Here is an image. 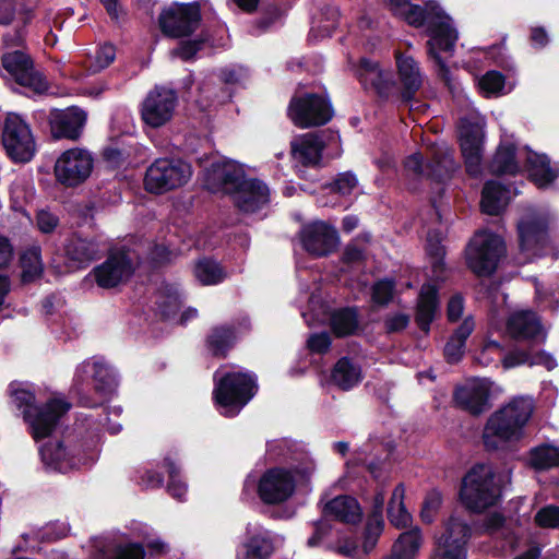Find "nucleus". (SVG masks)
Returning <instances> with one entry per match:
<instances>
[{"label": "nucleus", "instance_id": "obj_55", "mask_svg": "<svg viewBox=\"0 0 559 559\" xmlns=\"http://www.w3.org/2000/svg\"><path fill=\"white\" fill-rule=\"evenodd\" d=\"M384 528L382 515H369L365 528L362 548L365 552H370L376 547L379 537Z\"/></svg>", "mask_w": 559, "mask_h": 559}, {"label": "nucleus", "instance_id": "obj_60", "mask_svg": "<svg viewBox=\"0 0 559 559\" xmlns=\"http://www.w3.org/2000/svg\"><path fill=\"white\" fill-rule=\"evenodd\" d=\"M115 58L116 49L112 45L105 44L100 46L94 56V61L90 66V71L96 73L106 69L114 62Z\"/></svg>", "mask_w": 559, "mask_h": 559}, {"label": "nucleus", "instance_id": "obj_16", "mask_svg": "<svg viewBox=\"0 0 559 559\" xmlns=\"http://www.w3.org/2000/svg\"><path fill=\"white\" fill-rule=\"evenodd\" d=\"M206 1L190 3L175 2L165 8L158 19L162 32L169 37H186L191 35L201 21V7Z\"/></svg>", "mask_w": 559, "mask_h": 559}, {"label": "nucleus", "instance_id": "obj_11", "mask_svg": "<svg viewBox=\"0 0 559 559\" xmlns=\"http://www.w3.org/2000/svg\"><path fill=\"white\" fill-rule=\"evenodd\" d=\"M507 248L503 238L489 230H479L466 248V261L469 269L479 276L495 272Z\"/></svg>", "mask_w": 559, "mask_h": 559}, {"label": "nucleus", "instance_id": "obj_30", "mask_svg": "<svg viewBox=\"0 0 559 559\" xmlns=\"http://www.w3.org/2000/svg\"><path fill=\"white\" fill-rule=\"evenodd\" d=\"M33 17V8L23 3L16 4L14 0H0V23L10 24L15 22L19 27L12 38L9 35L4 36L7 46L15 47L23 44L25 38L24 27Z\"/></svg>", "mask_w": 559, "mask_h": 559}, {"label": "nucleus", "instance_id": "obj_13", "mask_svg": "<svg viewBox=\"0 0 559 559\" xmlns=\"http://www.w3.org/2000/svg\"><path fill=\"white\" fill-rule=\"evenodd\" d=\"M73 384L78 393L91 386L99 395V402L110 397L117 388V376L102 357H91L81 362L74 373Z\"/></svg>", "mask_w": 559, "mask_h": 559}, {"label": "nucleus", "instance_id": "obj_34", "mask_svg": "<svg viewBox=\"0 0 559 559\" xmlns=\"http://www.w3.org/2000/svg\"><path fill=\"white\" fill-rule=\"evenodd\" d=\"M439 312L438 288L435 284L423 285L417 302L416 322L420 330L428 332Z\"/></svg>", "mask_w": 559, "mask_h": 559}, {"label": "nucleus", "instance_id": "obj_28", "mask_svg": "<svg viewBox=\"0 0 559 559\" xmlns=\"http://www.w3.org/2000/svg\"><path fill=\"white\" fill-rule=\"evenodd\" d=\"M491 382L487 379H471L454 393L455 402L472 414H480L489 407Z\"/></svg>", "mask_w": 559, "mask_h": 559}, {"label": "nucleus", "instance_id": "obj_52", "mask_svg": "<svg viewBox=\"0 0 559 559\" xmlns=\"http://www.w3.org/2000/svg\"><path fill=\"white\" fill-rule=\"evenodd\" d=\"M357 314L353 309H340L331 317V325L338 336L352 334L357 329Z\"/></svg>", "mask_w": 559, "mask_h": 559}, {"label": "nucleus", "instance_id": "obj_4", "mask_svg": "<svg viewBox=\"0 0 559 559\" xmlns=\"http://www.w3.org/2000/svg\"><path fill=\"white\" fill-rule=\"evenodd\" d=\"M534 407L533 399L516 396L495 411L483 430L485 448L490 451L500 450L523 439Z\"/></svg>", "mask_w": 559, "mask_h": 559}, {"label": "nucleus", "instance_id": "obj_23", "mask_svg": "<svg viewBox=\"0 0 559 559\" xmlns=\"http://www.w3.org/2000/svg\"><path fill=\"white\" fill-rule=\"evenodd\" d=\"M2 64L20 85L38 94L47 90V81L41 73L34 69L32 60L25 52L15 50L5 53L2 58Z\"/></svg>", "mask_w": 559, "mask_h": 559}, {"label": "nucleus", "instance_id": "obj_64", "mask_svg": "<svg viewBox=\"0 0 559 559\" xmlns=\"http://www.w3.org/2000/svg\"><path fill=\"white\" fill-rule=\"evenodd\" d=\"M58 223V217L49 211L40 210L36 215L37 228L44 234L53 231Z\"/></svg>", "mask_w": 559, "mask_h": 559}, {"label": "nucleus", "instance_id": "obj_20", "mask_svg": "<svg viewBox=\"0 0 559 559\" xmlns=\"http://www.w3.org/2000/svg\"><path fill=\"white\" fill-rule=\"evenodd\" d=\"M471 527L459 516H450L443 524V532L436 537L435 559H466V544Z\"/></svg>", "mask_w": 559, "mask_h": 559}, {"label": "nucleus", "instance_id": "obj_59", "mask_svg": "<svg viewBox=\"0 0 559 559\" xmlns=\"http://www.w3.org/2000/svg\"><path fill=\"white\" fill-rule=\"evenodd\" d=\"M442 503V496L437 490L427 493L420 511V518L425 523H432Z\"/></svg>", "mask_w": 559, "mask_h": 559}, {"label": "nucleus", "instance_id": "obj_14", "mask_svg": "<svg viewBox=\"0 0 559 559\" xmlns=\"http://www.w3.org/2000/svg\"><path fill=\"white\" fill-rule=\"evenodd\" d=\"M485 119L476 110H471L460 117L459 138L466 170L472 176L481 173L484 152Z\"/></svg>", "mask_w": 559, "mask_h": 559}, {"label": "nucleus", "instance_id": "obj_32", "mask_svg": "<svg viewBox=\"0 0 559 559\" xmlns=\"http://www.w3.org/2000/svg\"><path fill=\"white\" fill-rule=\"evenodd\" d=\"M395 59L403 98L409 100L423 85V73L413 57L396 51Z\"/></svg>", "mask_w": 559, "mask_h": 559}, {"label": "nucleus", "instance_id": "obj_7", "mask_svg": "<svg viewBox=\"0 0 559 559\" xmlns=\"http://www.w3.org/2000/svg\"><path fill=\"white\" fill-rule=\"evenodd\" d=\"M258 390L253 373L223 366L214 373L213 397L218 412L234 417L248 404Z\"/></svg>", "mask_w": 559, "mask_h": 559}, {"label": "nucleus", "instance_id": "obj_6", "mask_svg": "<svg viewBox=\"0 0 559 559\" xmlns=\"http://www.w3.org/2000/svg\"><path fill=\"white\" fill-rule=\"evenodd\" d=\"M491 168L501 175H515L525 169L540 189L548 188L559 176L558 169L550 166L546 155L537 154L526 146L518 147L507 139L499 145Z\"/></svg>", "mask_w": 559, "mask_h": 559}, {"label": "nucleus", "instance_id": "obj_61", "mask_svg": "<svg viewBox=\"0 0 559 559\" xmlns=\"http://www.w3.org/2000/svg\"><path fill=\"white\" fill-rule=\"evenodd\" d=\"M394 293V282L392 280H381L372 287V300L378 305L388 304Z\"/></svg>", "mask_w": 559, "mask_h": 559}, {"label": "nucleus", "instance_id": "obj_48", "mask_svg": "<svg viewBox=\"0 0 559 559\" xmlns=\"http://www.w3.org/2000/svg\"><path fill=\"white\" fill-rule=\"evenodd\" d=\"M22 278L31 282L43 272L41 250L38 246L27 248L21 257Z\"/></svg>", "mask_w": 559, "mask_h": 559}, {"label": "nucleus", "instance_id": "obj_62", "mask_svg": "<svg viewBox=\"0 0 559 559\" xmlns=\"http://www.w3.org/2000/svg\"><path fill=\"white\" fill-rule=\"evenodd\" d=\"M532 350L513 349L502 355V365L504 369L514 368L522 365H528Z\"/></svg>", "mask_w": 559, "mask_h": 559}, {"label": "nucleus", "instance_id": "obj_58", "mask_svg": "<svg viewBox=\"0 0 559 559\" xmlns=\"http://www.w3.org/2000/svg\"><path fill=\"white\" fill-rule=\"evenodd\" d=\"M534 521L542 528H559V507L548 504L540 508L536 512Z\"/></svg>", "mask_w": 559, "mask_h": 559}, {"label": "nucleus", "instance_id": "obj_36", "mask_svg": "<svg viewBox=\"0 0 559 559\" xmlns=\"http://www.w3.org/2000/svg\"><path fill=\"white\" fill-rule=\"evenodd\" d=\"M357 75L365 88H373L381 96L388 95L393 85L390 74L368 59H361Z\"/></svg>", "mask_w": 559, "mask_h": 559}, {"label": "nucleus", "instance_id": "obj_25", "mask_svg": "<svg viewBox=\"0 0 559 559\" xmlns=\"http://www.w3.org/2000/svg\"><path fill=\"white\" fill-rule=\"evenodd\" d=\"M304 249L313 257L331 253L337 246V231L324 222H313L304 226L300 234Z\"/></svg>", "mask_w": 559, "mask_h": 559}, {"label": "nucleus", "instance_id": "obj_63", "mask_svg": "<svg viewBox=\"0 0 559 559\" xmlns=\"http://www.w3.org/2000/svg\"><path fill=\"white\" fill-rule=\"evenodd\" d=\"M357 178L353 173H343L337 176L334 181V189L343 195L350 194L357 187Z\"/></svg>", "mask_w": 559, "mask_h": 559}, {"label": "nucleus", "instance_id": "obj_3", "mask_svg": "<svg viewBox=\"0 0 559 559\" xmlns=\"http://www.w3.org/2000/svg\"><path fill=\"white\" fill-rule=\"evenodd\" d=\"M174 252L164 245L150 243L136 247L112 249L106 260L96 265L90 277L102 288L110 289L126 283L133 275L140 262L148 260L153 263L170 261Z\"/></svg>", "mask_w": 559, "mask_h": 559}, {"label": "nucleus", "instance_id": "obj_10", "mask_svg": "<svg viewBox=\"0 0 559 559\" xmlns=\"http://www.w3.org/2000/svg\"><path fill=\"white\" fill-rule=\"evenodd\" d=\"M500 497V486L489 464H476L462 480L460 498L469 510L480 512L493 506Z\"/></svg>", "mask_w": 559, "mask_h": 559}, {"label": "nucleus", "instance_id": "obj_17", "mask_svg": "<svg viewBox=\"0 0 559 559\" xmlns=\"http://www.w3.org/2000/svg\"><path fill=\"white\" fill-rule=\"evenodd\" d=\"M93 166L94 158L90 151L73 147L60 154L55 163L53 174L62 186L76 187L91 176Z\"/></svg>", "mask_w": 559, "mask_h": 559}, {"label": "nucleus", "instance_id": "obj_42", "mask_svg": "<svg viewBox=\"0 0 559 559\" xmlns=\"http://www.w3.org/2000/svg\"><path fill=\"white\" fill-rule=\"evenodd\" d=\"M405 487L399 484L390 498L388 504V519L396 528L407 527L412 523V514L407 511L405 503Z\"/></svg>", "mask_w": 559, "mask_h": 559}, {"label": "nucleus", "instance_id": "obj_19", "mask_svg": "<svg viewBox=\"0 0 559 559\" xmlns=\"http://www.w3.org/2000/svg\"><path fill=\"white\" fill-rule=\"evenodd\" d=\"M292 121L300 127L322 126L333 117L330 102L321 94L295 96L288 107Z\"/></svg>", "mask_w": 559, "mask_h": 559}, {"label": "nucleus", "instance_id": "obj_1", "mask_svg": "<svg viewBox=\"0 0 559 559\" xmlns=\"http://www.w3.org/2000/svg\"><path fill=\"white\" fill-rule=\"evenodd\" d=\"M389 10L409 25L426 26L429 36L427 41L428 56L439 67V74L448 79L449 69L444 57H452L459 39L453 20L443 11L438 0H426L425 9L411 3L409 0H383Z\"/></svg>", "mask_w": 559, "mask_h": 559}, {"label": "nucleus", "instance_id": "obj_50", "mask_svg": "<svg viewBox=\"0 0 559 559\" xmlns=\"http://www.w3.org/2000/svg\"><path fill=\"white\" fill-rule=\"evenodd\" d=\"M205 44H209L211 47H224L226 45V38L221 36L218 39L215 38H199L188 41H181L179 46L173 50V56L179 57L182 60L192 59L198 51H200Z\"/></svg>", "mask_w": 559, "mask_h": 559}, {"label": "nucleus", "instance_id": "obj_35", "mask_svg": "<svg viewBox=\"0 0 559 559\" xmlns=\"http://www.w3.org/2000/svg\"><path fill=\"white\" fill-rule=\"evenodd\" d=\"M69 526L66 523H49L39 530H31L22 534L23 544H19L14 551H28L38 549L39 542H51L67 536Z\"/></svg>", "mask_w": 559, "mask_h": 559}, {"label": "nucleus", "instance_id": "obj_39", "mask_svg": "<svg viewBox=\"0 0 559 559\" xmlns=\"http://www.w3.org/2000/svg\"><path fill=\"white\" fill-rule=\"evenodd\" d=\"M362 379L361 368L347 357L341 358L331 373V381L337 388L348 391L356 386Z\"/></svg>", "mask_w": 559, "mask_h": 559}, {"label": "nucleus", "instance_id": "obj_51", "mask_svg": "<svg viewBox=\"0 0 559 559\" xmlns=\"http://www.w3.org/2000/svg\"><path fill=\"white\" fill-rule=\"evenodd\" d=\"M236 333L229 326H216L207 336V346L213 355H224L234 344Z\"/></svg>", "mask_w": 559, "mask_h": 559}, {"label": "nucleus", "instance_id": "obj_41", "mask_svg": "<svg viewBox=\"0 0 559 559\" xmlns=\"http://www.w3.org/2000/svg\"><path fill=\"white\" fill-rule=\"evenodd\" d=\"M421 543V531L418 527L404 532L394 543L392 554L386 559H415Z\"/></svg>", "mask_w": 559, "mask_h": 559}, {"label": "nucleus", "instance_id": "obj_33", "mask_svg": "<svg viewBox=\"0 0 559 559\" xmlns=\"http://www.w3.org/2000/svg\"><path fill=\"white\" fill-rule=\"evenodd\" d=\"M325 516L334 518L346 524H359L362 519V510L358 501L350 496H338L323 506Z\"/></svg>", "mask_w": 559, "mask_h": 559}, {"label": "nucleus", "instance_id": "obj_40", "mask_svg": "<svg viewBox=\"0 0 559 559\" xmlns=\"http://www.w3.org/2000/svg\"><path fill=\"white\" fill-rule=\"evenodd\" d=\"M64 250L66 255L73 263V267H82L94 260L99 253L98 245L95 241L80 237L69 239Z\"/></svg>", "mask_w": 559, "mask_h": 559}, {"label": "nucleus", "instance_id": "obj_9", "mask_svg": "<svg viewBox=\"0 0 559 559\" xmlns=\"http://www.w3.org/2000/svg\"><path fill=\"white\" fill-rule=\"evenodd\" d=\"M98 436L84 443L70 436L61 440H50L39 449L41 462L48 471L59 473L88 466L98 457Z\"/></svg>", "mask_w": 559, "mask_h": 559}, {"label": "nucleus", "instance_id": "obj_26", "mask_svg": "<svg viewBox=\"0 0 559 559\" xmlns=\"http://www.w3.org/2000/svg\"><path fill=\"white\" fill-rule=\"evenodd\" d=\"M50 132L53 139L78 140L86 122V114L78 108L53 109L49 117Z\"/></svg>", "mask_w": 559, "mask_h": 559}, {"label": "nucleus", "instance_id": "obj_8", "mask_svg": "<svg viewBox=\"0 0 559 559\" xmlns=\"http://www.w3.org/2000/svg\"><path fill=\"white\" fill-rule=\"evenodd\" d=\"M557 216L547 207L527 206L518 219L519 259L531 262L546 254L549 247V229Z\"/></svg>", "mask_w": 559, "mask_h": 559}, {"label": "nucleus", "instance_id": "obj_5", "mask_svg": "<svg viewBox=\"0 0 559 559\" xmlns=\"http://www.w3.org/2000/svg\"><path fill=\"white\" fill-rule=\"evenodd\" d=\"M316 469L312 460L307 459L298 465L274 466L261 474L259 479L247 477L243 493L255 491L260 500L267 506H278L288 501L297 487L307 481Z\"/></svg>", "mask_w": 559, "mask_h": 559}, {"label": "nucleus", "instance_id": "obj_15", "mask_svg": "<svg viewBox=\"0 0 559 559\" xmlns=\"http://www.w3.org/2000/svg\"><path fill=\"white\" fill-rule=\"evenodd\" d=\"M2 144L8 156L16 163L29 162L36 152V142L29 126L16 114H8L4 120Z\"/></svg>", "mask_w": 559, "mask_h": 559}, {"label": "nucleus", "instance_id": "obj_45", "mask_svg": "<svg viewBox=\"0 0 559 559\" xmlns=\"http://www.w3.org/2000/svg\"><path fill=\"white\" fill-rule=\"evenodd\" d=\"M193 273L195 278L206 286L217 285L227 276L222 265L210 258L200 259L194 265Z\"/></svg>", "mask_w": 559, "mask_h": 559}, {"label": "nucleus", "instance_id": "obj_49", "mask_svg": "<svg viewBox=\"0 0 559 559\" xmlns=\"http://www.w3.org/2000/svg\"><path fill=\"white\" fill-rule=\"evenodd\" d=\"M391 451L392 448L390 444L374 443V441L371 440L370 442L364 444L357 452L355 459L356 464L366 465L370 473L378 477L376 463V459H379L378 453H384L386 457Z\"/></svg>", "mask_w": 559, "mask_h": 559}, {"label": "nucleus", "instance_id": "obj_12", "mask_svg": "<svg viewBox=\"0 0 559 559\" xmlns=\"http://www.w3.org/2000/svg\"><path fill=\"white\" fill-rule=\"evenodd\" d=\"M192 174L191 165L180 158H158L146 169L144 187L151 193L163 194L187 185Z\"/></svg>", "mask_w": 559, "mask_h": 559}, {"label": "nucleus", "instance_id": "obj_43", "mask_svg": "<svg viewBox=\"0 0 559 559\" xmlns=\"http://www.w3.org/2000/svg\"><path fill=\"white\" fill-rule=\"evenodd\" d=\"M528 465L536 471H546L559 466V447L540 444L530 450Z\"/></svg>", "mask_w": 559, "mask_h": 559}, {"label": "nucleus", "instance_id": "obj_24", "mask_svg": "<svg viewBox=\"0 0 559 559\" xmlns=\"http://www.w3.org/2000/svg\"><path fill=\"white\" fill-rule=\"evenodd\" d=\"M337 133H306L296 136L292 143V156L296 167H316L319 166L322 157V151L325 145V139L332 142L338 141Z\"/></svg>", "mask_w": 559, "mask_h": 559}, {"label": "nucleus", "instance_id": "obj_27", "mask_svg": "<svg viewBox=\"0 0 559 559\" xmlns=\"http://www.w3.org/2000/svg\"><path fill=\"white\" fill-rule=\"evenodd\" d=\"M507 332L515 340L545 342L547 332L532 310H516L507 321Z\"/></svg>", "mask_w": 559, "mask_h": 559}, {"label": "nucleus", "instance_id": "obj_31", "mask_svg": "<svg viewBox=\"0 0 559 559\" xmlns=\"http://www.w3.org/2000/svg\"><path fill=\"white\" fill-rule=\"evenodd\" d=\"M274 549V536L270 531L259 524L249 523L246 526L245 538L238 552L243 550L247 559H266L273 554Z\"/></svg>", "mask_w": 559, "mask_h": 559}, {"label": "nucleus", "instance_id": "obj_53", "mask_svg": "<svg viewBox=\"0 0 559 559\" xmlns=\"http://www.w3.org/2000/svg\"><path fill=\"white\" fill-rule=\"evenodd\" d=\"M536 300L545 310L559 308V284L544 285L535 281Z\"/></svg>", "mask_w": 559, "mask_h": 559}, {"label": "nucleus", "instance_id": "obj_47", "mask_svg": "<svg viewBox=\"0 0 559 559\" xmlns=\"http://www.w3.org/2000/svg\"><path fill=\"white\" fill-rule=\"evenodd\" d=\"M156 304L164 317L170 318L176 314L181 306V295L178 287L170 284L163 285L157 293Z\"/></svg>", "mask_w": 559, "mask_h": 559}, {"label": "nucleus", "instance_id": "obj_18", "mask_svg": "<svg viewBox=\"0 0 559 559\" xmlns=\"http://www.w3.org/2000/svg\"><path fill=\"white\" fill-rule=\"evenodd\" d=\"M243 165L225 157H217L204 169V185L213 193L233 195L246 180Z\"/></svg>", "mask_w": 559, "mask_h": 559}, {"label": "nucleus", "instance_id": "obj_44", "mask_svg": "<svg viewBox=\"0 0 559 559\" xmlns=\"http://www.w3.org/2000/svg\"><path fill=\"white\" fill-rule=\"evenodd\" d=\"M478 88L485 97H498L510 93L514 84L507 82L500 72L490 70L478 79Z\"/></svg>", "mask_w": 559, "mask_h": 559}, {"label": "nucleus", "instance_id": "obj_46", "mask_svg": "<svg viewBox=\"0 0 559 559\" xmlns=\"http://www.w3.org/2000/svg\"><path fill=\"white\" fill-rule=\"evenodd\" d=\"M442 235L438 230L428 231L426 239V252L431 259L433 276L439 280L444 272V248L442 246Z\"/></svg>", "mask_w": 559, "mask_h": 559}, {"label": "nucleus", "instance_id": "obj_57", "mask_svg": "<svg viewBox=\"0 0 559 559\" xmlns=\"http://www.w3.org/2000/svg\"><path fill=\"white\" fill-rule=\"evenodd\" d=\"M165 466L169 474V483L167 486V490L174 498L178 500H182L187 495V485L183 480H181L179 476V471L175 462L169 459L165 460Z\"/></svg>", "mask_w": 559, "mask_h": 559}, {"label": "nucleus", "instance_id": "obj_56", "mask_svg": "<svg viewBox=\"0 0 559 559\" xmlns=\"http://www.w3.org/2000/svg\"><path fill=\"white\" fill-rule=\"evenodd\" d=\"M503 347L497 341L486 340L476 353V360L483 366H489L497 360H502Z\"/></svg>", "mask_w": 559, "mask_h": 559}, {"label": "nucleus", "instance_id": "obj_54", "mask_svg": "<svg viewBox=\"0 0 559 559\" xmlns=\"http://www.w3.org/2000/svg\"><path fill=\"white\" fill-rule=\"evenodd\" d=\"M297 444L288 439H277L267 442L266 453L273 461L295 460Z\"/></svg>", "mask_w": 559, "mask_h": 559}, {"label": "nucleus", "instance_id": "obj_21", "mask_svg": "<svg viewBox=\"0 0 559 559\" xmlns=\"http://www.w3.org/2000/svg\"><path fill=\"white\" fill-rule=\"evenodd\" d=\"M178 104V96L171 88L155 86L145 97L141 117L145 124L159 128L171 120Z\"/></svg>", "mask_w": 559, "mask_h": 559}, {"label": "nucleus", "instance_id": "obj_38", "mask_svg": "<svg viewBox=\"0 0 559 559\" xmlns=\"http://www.w3.org/2000/svg\"><path fill=\"white\" fill-rule=\"evenodd\" d=\"M474 330L475 321L472 317L465 318L455 329L444 346V356L449 362H457L463 357L466 341Z\"/></svg>", "mask_w": 559, "mask_h": 559}, {"label": "nucleus", "instance_id": "obj_37", "mask_svg": "<svg viewBox=\"0 0 559 559\" xmlns=\"http://www.w3.org/2000/svg\"><path fill=\"white\" fill-rule=\"evenodd\" d=\"M511 190L496 180L487 181L481 192L480 206L484 213L499 214L511 200Z\"/></svg>", "mask_w": 559, "mask_h": 559}, {"label": "nucleus", "instance_id": "obj_2", "mask_svg": "<svg viewBox=\"0 0 559 559\" xmlns=\"http://www.w3.org/2000/svg\"><path fill=\"white\" fill-rule=\"evenodd\" d=\"M8 393L11 404L21 413L35 440L48 437L71 407L62 397H51L39 405L37 390L29 382L13 381L9 384Z\"/></svg>", "mask_w": 559, "mask_h": 559}, {"label": "nucleus", "instance_id": "obj_22", "mask_svg": "<svg viewBox=\"0 0 559 559\" xmlns=\"http://www.w3.org/2000/svg\"><path fill=\"white\" fill-rule=\"evenodd\" d=\"M404 167L408 176L442 182L455 170L456 165L452 152L443 146L435 152L432 163L425 164L421 155L415 153L405 159Z\"/></svg>", "mask_w": 559, "mask_h": 559}, {"label": "nucleus", "instance_id": "obj_29", "mask_svg": "<svg viewBox=\"0 0 559 559\" xmlns=\"http://www.w3.org/2000/svg\"><path fill=\"white\" fill-rule=\"evenodd\" d=\"M231 199L236 206L245 213H255L262 210L270 201L267 186L255 178H246L234 192Z\"/></svg>", "mask_w": 559, "mask_h": 559}]
</instances>
